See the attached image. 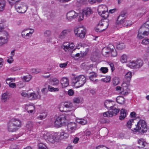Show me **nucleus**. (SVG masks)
<instances>
[{"instance_id": "obj_13", "label": "nucleus", "mask_w": 149, "mask_h": 149, "mask_svg": "<svg viewBox=\"0 0 149 149\" xmlns=\"http://www.w3.org/2000/svg\"><path fill=\"white\" fill-rule=\"evenodd\" d=\"M78 16V14L74 11L72 10L67 14V19L68 21H71L75 18Z\"/></svg>"}, {"instance_id": "obj_18", "label": "nucleus", "mask_w": 149, "mask_h": 149, "mask_svg": "<svg viewBox=\"0 0 149 149\" xmlns=\"http://www.w3.org/2000/svg\"><path fill=\"white\" fill-rule=\"evenodd\" d=\"M61 83L63 87H66L68 86L69 84V82L68 79L66 77H63L61 81Z\"/></svg>"}, {"instance_id": "obj_30", "label": "nucleus", "mask_w": 149, "mask_h": 149, "mask_svg": "<svg viewBox=\"0 0 149 149\" xmlns=\"http://www.w3.org/2000/svg\"><path fill=\"white\" fill-rule=\"evenodd\" d=\"M136 68H140L142 65L143 63V61L140 59H138L136 61Z\"/></svg>"}, {"instance_id": "obj_5", "label": "nucleus", "mask_w": 149, "mask_h": 149, "mask_svg": "<svg viewBox=\"0 0 149 149\" xmlns=\"http://www.w3.org/2000/svg\"><path fill=\"white\" fill-rule=\"evenodd\" d=\"M148 26H147L145 23L139 29L137 35V37L139 39H142L143 36L148 35L149 32V29L148 28Z\"/></svg>"}, {"instance_id": "obj_50", "label": "nucleus", "mask_w": 149, "mask_h": 149, "mask_svg": "<svg viewBox=\"0 0 149 149\" xmlns=\"http://www.w3.org/2000/svg\"><path fill=\"white\" fill-rule=\"evenodd\" d=\"M25 108L26 109V110H28L31 109H35V107L33 105H29L27 104L26 105Z\"/></svg>"}, {"instance_id": "obj_40", "label": "nucleus", "mask_w": 149, "mask_h": 149, "mask_svg": "<svg viewBox=\"0 0 149 149\" xmlns=\"http://www.w3.org/2000/svg\"><path fill=\"white\" fill-rule=\"evenodd\" d=\"M48 88L49 91L51 92L58 91L59 90V89L58 88H54V87L50 85H49L48 86Z\"/></svg>"}, {"instance_id": "obj_48", "label": "nucleus", "mask_w": 149, "mask_h": 149, "mask_svg": "<svg viewBox=\"0 0 149 149\" xmlns=\"http://www.w3.org/2000/svg\"><path fill=\"white\" fill-rule=\"evenodd\" d=\"M142 43L143 44L147 45L149 44V39L147 38H145L142 42Z\"/></svg>"}, {"instance_id": "obj_43", "label": "nucleus", "mask_w": 149, "mask_h": 149, "mask_svg": "<svg viewBox=\"0 0 149 149\" xmlns=\"http://www.w3.org/2000/svg\"><path fill=\"white\" fill-rule=\"evenodd\" d=\"M113 82L114 85H117L119 83V79L118 78L115 77L113 79Z\"/></svg>"}, {"instance_id": "obj_36", "label": "nucleus", "mask_w": 149, "mask_h": 149, "mask_svg": "<svg viewBox=\"0 0 149 149\" xmlns=\"http://www.w3.org/2000/svg\"><path fill=\"white\" fill-rule=\"evenodd\" d=\"M136 12L140 13L141 15H143L145 13L146 10L143 7H140L137 9Z\"/></svg>"}, {"instance_id": "obj_14", "label": "nucleus", "mask_w": 149, "mask_h": 149, "mask_svg": "<svg viewBox=\"0 0 149 149\" xmlns=\"http://www.w3.org/2000/svg\"><path fill=\"white\" fill-rule=\"evenodd\" d=\"M126 13L125 12H122L121 14L117 18L116 23L118 24H120L123 25V24L124 23L125 21L124 20L126 18Z\"/></svg>"}, {"instance_id": "obj_29", "label": "nucleus", "mask_w": 149, "mask_h": 149, "mask_svg": "<svg viewBox=\"0 0 149 149\" xmlns=\"http://www.w3.org/2000/svg\"><path fill=\"white\" fill-rule=\"evenodd\" d=\"M136 61H133L127 64V65L131 68H136Z\"/></svg>"}, {"instance_id": "obj_33", "label": "nucleus", "mask_w": 149, "mask_h": 149, "mask_svg": "<svg viewBox=\"0 0 149 149\" xmlns=\"http://www.w3.org/2000/svg\"><path fill=\"white\" fill-rule=\"evenodd\" d=\"M8 42L7 38L2 36L0 37V46Z\"/></svg>"}, {"instance_id": "obj_21", "label": "nucleus", "mask_w": 149, "mask_h": 149, "mask_svg": "<svg viewBox=\"0 0 149 149\" xmlns=\"http://www.w3.org/2000/svg\"><path fill=\"white\" fill-rule=\"evenodd\" d=\"M76 122L82 125H85L87 123V120L86 118H76Z\"/></svg>"}, {"instance_id": "obj_46", "label": "nucleus", "mask_w": 149, "mask_h": 149, "mask_svg": "<svg viewBox=\"0 0 149 149\" xmlns=\"http://www.w3.org/2000/svg\"><path fill=\"white\" fill-rule=\"evenodd\" d=\"M111 56L113 57H115L117 55L116 50L114 48H113V50H111Z\"/></svg>"}, {"instance_id": "obj_7", "label": "nucleus", "mask_w": 149, "mask_h": 149, "mask_svg": "<svg viewBox=\"0 0 149 149\" xmlns=\"http://www.w3.org/2000/svg\"><path fill=\"white\" fill-rule=\"evenodd\" d=\"M111 107V109L109 110H111V111H108L104 112L103 113V116L104 117H112L113 116L117 115L120 111L119 109L116 108L114 106Z\"/></svg>"}, {"instance_id": "obj_3", "label": "nucleus", "mask_w": 149, "mask_h": 149, "mask_svg": "<svg viewBox=\"0 0 149 149\" xmlns=\"http://www.w3.org/2000/svg\"><path fill=\"white\" fill-rule=\"evenodd\" d=\"M86 78L84 75H80L74 77L72 79V82L74 85L77 88H79L83 85L86 82Z\"/></svg>"}, {"instance_id": "obj_55", "label": "nucleus", "mask_w": 149, "mask_h": 149, "mask_svg": "<svg viewBox=\"0 0 149 149\" xmlns=\"http://www.w3.org/2000/svg\"><path fill=\"white\" fill-rule=\"evenodd\" d=\"M132 24V22L130 20H127L126 22L125 21L124 23V25L126 26H128Z\"/></svg>"}, {"instance_id": "obj_56", "label": "nucleus", "mask_w": 149, "mask_h": 149, "mask_svg": "<svg viewBox=\"0 0 149 149\" xmlns=\"http://www.w3.org/2000/svg\"><path fill=\"white\" fill-rule=\"evenodd\" d=\"M51 82H56V83H59V81L56 78H52L50 79Z\"/></svg>"}, {"instance_id": "obj_44", "label": "nucleus", "mask_w": 149, "mask_h": 149, "mask_svg": "<svg viewBox=\"0 0 149 149\" xmlns=\"http://www.w3.org/2000/svg\"><path fill=\"white\" fill-rule=\"evenodd\" d=\"M26 127L28 129L31 130L33 127V124L31 122H28L26 125Z\"/></svg>"}, {"instance_id": "obj_23", "label": "nucleus", "mask_w": 149, "mask_h": 149, "mask_svg": "<svg viewBox=\"0 0 149 149\" xmlns=\"http://www.w3.org/2000/svg\"><path fill=\"white\" fill-rule=\"evenodd\" d=\"M120 115L119 118L120 120H122L127 115L126 110L123 109H122L120 111Z\"/></svg>"}, {"instance_id": "obj_28", "label": "nucleus", "mask_w": 149, "mask_h": 149, "mask_svg": "<svg viewBox=\"0 0 149 149\" xmlns=\"http://www.w3.org/2000/svg\"><path fill=\"white\" fill-rule=\"evenodd\" d=\"M91 74L89 77L90 79L94 82L96 83L97 81V79H94L95 78L97 77V76L96 74L93 72H92Z\"/></svg>"}, {"instance_id": "obj_27", "label": "nucleus", "mask_w": 149, "mask_h": 149, "mask_svg": "<svg viewBox=\"0 0 149 149\" xmlns=\"http://www.w3.org/2000/svg\"><path fill=\"white\" fill-rule=\"evenodd\" d=\"M103 7H104L105 8H106L107 10H105L102 11V13L103 14V15H102V18H104L103 20L104 19H106L109 16V13L107 12L108 9H107V8L106 6H104Z\"/></svg>"}, {"instance_id": "obj_37", "label": "nucleus", "mask_w": 149, "mask_h": 149, "mask_svg": "<svg viewBox=\"0 0 149 149\" xmlns=\"http://www.w3.org/2000/svg\"><path fill=\"white\" fill-rule=\"evenodd\" d=\"M117 48L119 50L124 49L125 47V45L123 43H119L116 46Z\"/></svg>"}, {"instance_id": "obj_39", "label": "nucleus", "mask_w": 149, "mask_h": 149, "mask_svg": "<svg viewBox=\"0 0 149 149\" xmlns=\"http://www.w3.org/2000/svg\"><path fill=\"white\" fill-rule=\"evenodd\" d=\"M31 75L28 74L26 76H24L22 79L25 81L28 82L31 79Z\"/></svg>"}, {"instance_id": "obj_12", "label": "nucleus", "mask_w": 149, "mask_h": 149, "mask_svg": "<svg viewBox=\"0 0 149 149\" xmlns=\"http://www.w3.org/2000/svg\"><path fill=\"white\" fill-rule=\"evenodd\" d=\"M77 124L74 122H70L68 123L67 125V129L68 133L71 134L74 132L77 129Z\"/></svg>"}, {"instance_id": "obj_51", "label": "nucleus", "mask_w": 149, "mask_h": 149, "mask_svg": "<svg viewBox=\"0 0 149 149\" xmlns=\"http://www.w3.org/2000/svg\"><path fill=\"white\" fill-rule=\"evenodd\" d=\"M62 48L66 52H68L70 51L69 45H62Z\"/></svg>"}, {"instance_id": "obj_31", "label": "nucleus", "mask_w": 149, "mask_h": 149, "mask_svg": "<svg viewBox=\"0 0 149 149\" xmlns=\"http://www.w3.org/2000/svg\"><path fill=\"white\" fill-rule=\"evenodd\" d=\"M132 77V73L130 72H128L125 75V78L127 81H130Z\"/></svg>"}, {"instance_id": "obj_17", "label": "nucleus", "mask_w": 149, "mask_h": 149, "mask_svg": "<svg viewBox=\"0 0 149 149\" xmlns=\"http://www.w3.org/2000/svg\"><path fill=\"white\" fill-rule=\"evenodd\" d=\"M93 13L91 9L90 8H84L82 11L83 14L86 15V17H88Z\"/></svg>"}, {"instance_id": "obj_24", "label": "nucleus", "mask_w": 149, "mask_h": 149, "mask_svg": "<svg viewBox=\"0 0 149 149\" xmlns=\"http://www.w3.org/2000/svg\"><path fill=\"white\" fill-rule=\"evenodd\" d=\"M116 102L119 104H123L125 103V99L122 96H119L116 99Z\"/></svg>"}, {"instance_id": "obj_49", "label": "nucleus", "mask_w": 149, "mask_h": 149, "mask_svg": "<svg viewBox=\"0 0 149 149\" xmlns=\"http://www.w3.org/2000/svg\"><path fill=\"white\" fill-rule=\"evenodd\" d=\"M61 136L62 139H66L68 136V135L67 133L62 132L61 134Z\"/></svg>"}, {"instance_id": "obj_60", "label": "nucleus", "mask_w": 149, "mask_h": 149, "mask_svg": "<svg viewBox=\"0 0 149 149\" xmlns=\"http://www.w3.org/2000/svg\"><path fill=\"white\" fill-rule=\"evenodd\" d=\"M13 61L12 56H10L9 58L7 60V61L9 63H12Z\"/></svg>"}, {"instance_id": "obj_22", "label": "nucleus", "mask_w": 149, "mask_h": 149, "mask_svg": "<svg viewBox=\"0 0 149 149\" xmlns=\"http://www.w3.org/2000/svg\"><path fill=\"white\" fill-rule=\"evenodd\" d=\"M68 31L67 30H63L58 36V38L61 39H63L65 38L68 35Z\"/></svg>"}, {"instance_id": "obj_58", "label": "nucleus", "mask_w": 149, "mask_h": 149, "mask_svg": "<svg viewBox=\"0 0 149 149\" xmlns=\"http://www.w3.org/2000/svg\"><path fill=\"white\" fill-rule=\"evenodd\" d=\"M73 101L75 103H79L80 102V100L78 97H74L73 99Z\"/></svg>"}, {"instance_id": "obj_26", "label": "nucleus", "mask_w": 149, "mask_h": 149, "mask_svg": "<svg viewBox=\"0 0 149 149\" xmlns=\"http://www.w3.org/2000/svg\"><path fill=\"white\" fill-rule=\"evenodd\" d=\"M1 101L2 102H6L9 99V96L8 93H5L3 94L1 96Z\"/></svg>"}, {"instance_id": "obj_34", "label": "nucleus", "mask_w": 149, "mask_h": 149, "mask_svg": "<svg viewBox=\"0 0 149 149\" xmlns=\"http://www.w3.org/2000/svg\"><path fill=\"white\" fill-rule=\"evenodd\" d=\"M128 56L125 54H123L121 57L120 60L122 63H126L127 59Z\"/></svg>"}, {"instance_id": "obj_8", "label": "nucleus", "mask_w": 149, "mask_h": 149, "mask_svg": "<svg viewBox=\"0 0 149 149\" xmlns=\"http://www.w3.org/2000/svg\"><path fill=\"white\" fill-rule=\"evenodd\" d=\"M15 8L17 11L19 13H24L28 8V6L23 3H19L15 4Z\"/></svg>"}, {"instance_id": "obj_59", "label": "nucleus", "mask_w": 149, "mask_h": 149, "mask_svg": "<svg viewBox=\"0 0 149 149\" xmlns=\"http://www.w3.org/2000/svg\"><path fill=\"white\" fill-rule=\"evenodd\" d=\"M96 149H109L104 146H99L96 147Z\"/></svg>"}, {"instance_id": "obj_4", "label": "nucleus", "mask_w": 149, "mask_h": 149, "mask_svg": "<svg viewBox=\"0 0 149 149\" xmlns=\"http://www.w3.org/2000/svg\"><path fill=\"white\" fill-rule=\"evenodd\" d=\"M71 116V114H68L65 116L61 115L58 116L54 122L55 125L58 127H61L63 124L65 123V120H70Z\"/></svg>"}, {"instance_id": "obj_41", "label": "nucleus", "mask_w": 149, "mask_h": 149, "mask_svg": "<svg viewBox=\"0 0 149 149\" xmlns=\"http://www.w3.org/2000/svg\"><path fill=\"white\" fill-rule=\"evenodd\" d=\"M47 115V113H41L37 117V118L38 119L42 120L45 118Z\"/></svg>"}, {"instance_id": "obj_10", "label": "nucleus", "mask_w": 149, "mask_h": 149, "mask_svg": "<svg viewBox=\"0 0 149 149\" xmlns=\"http://www.w3.org/2000/svg\"><path fill=\"white\" fill-rule=\"evenodd\" d=\"M103 21V19L102 18L97 24V27L95 29L96 32H102L108 27L109 24V21H108V22H107V25L105 26H104L103 28H102V26L105 24L104 23H102V22Z\"/></svg>"}, {"instance_id": "obj_16", "label": "nucleus", "mask_w": 149, "mask_h": 149, "mask_svg": "<svg viewBox=\"0 0 149 149\" xmlns=\"http://www.w3.org/2000/svg\"><path fill=\"white\" fill-rule=\"evenodd\" d=\"M138 143L139 146H138L139 149H146L147 145V143L143 139H140L138 140Z\"/></svg>"}, {"instance_id": "obj_20", "label": "nucleus", "mask_w": 149, "mask_h": 149, "mask_svg": "<svg viewBox=\"0 0 149 149\" xmlns=\"http://www.w3.org/2000/svg\"><path fill=\"white\" fill-rule=\"evenodd\" d=\"M113 102L112 100H107L105 101L104 103V107L108 109H110L111 107H113V104L112 103Z\"/></svg>"}, {"instance_id": "obj_19", "label": "nucleus", "mask_w": 149, "mask_h": 149, "mask_svg": "<svg viewBox=\"0 0 149 149\" xmlns=\"http://www.w3.org/2000/svg\"><path fill=\"white\" fill-rule=\"evenodd\" d=\"M28 29H26L23 31L22 32V37L25 39H28L31 37L30 33L27 32Z\"/></svg>"}, {"instance_id": "obj_63", "label": "nucleus", "mask_w": 149, "mask_h": 149, "mask_svg": "<svg viewBox=\"0 0 149 149\" xmlns=\"http://www.w3.org/2000/svg\"><path fill=\"white\" fill-rule=\"evenodd\" d=\"M109 65H110V67L111 68V69L112 72H113L114 71L115 69V68L113 64L111 63H109Z\"/></svg>"}, {"instance_id": "obj_61", "label": "nucleus", "mask_w": 149, "mask_h": 149, "mask_svg": "<svg viewBox=\"0 0 149 149\" xmlns=\"http://www.w3.org/2000/svg\"><path fill=\"white\" fill-rule=\"evenodd\" d=\"M68 94L70 96L73 95L74 94V91L72 89H70L69 90Z\"/></svg>"}, {"instance_id": "obj_52", "label": "nucleus", "mask_w": 149, "mask_h": 149, "mask_svg": "<svg viewBox=\"0 0 149 149\" xmlns=\"http://www.w3.org/2000/svg\"><path fill=\"white\" fill-rule=\"evenodd\" d=\"M100 70L103 73H105L108 71V69L106 67H102L100 68Z\"/></svg>"}, {"instance_id": "obj_57", "label": "nucleus", "mask_w": 149, "mask_h": 149, "mask_svg": "<svg viewBox=\"0 0 149 149\" xmlns=\"http://www.w3.org/2000/svg\"><path fill=\"white\" fill-rule=\"evenodd\" d=\"M15 78H7L6 80V83H7V81H8V82L10 81V83H11L12 82H13V81H15Z\"/></svg>"}, {"instance_id": "obj_6", "label": "nucleus", "mask_w": 149, "mask_h": 149, "mask_svg": "<svg viewBox=\"0 0 149 149\" xmlns=\"http://www.w3.org/2000/svg\"><path fill=\"white\" fill-rule=\"evenodd\" d=\"M74 31L77 36L83 38L85 37L86 31L83 26H81L75 28Z\"/></svg>"}, {"instance_id": "obj_62", "label": "nucleus", "mask_w": 149, "mask_h": 149, "mask_svg": "<svg viewBox=\"0 0 149 149\" xmlns=\"http://www.w3.org/2000/svg\"><path fill=\"white\" fill-rule=\"evenodd\" d=\"M41 91L43 94L45 95L48 92V90L46 88H43L41 90Z\"/></svg>"}, {"instance_id": "obj_35", "label": "nucleus", "mask_w": 149, "mask_h": 149, "mask_svg": "<svg viewBox=\"0 0 149 149\" xmlns=\"http://www.w3.org/2000/svg\"><path fill=\"white\" fill-rule=\"evenodd\" d=\"M63 105L64 107L66 108H71L72 107V104L71 102H65Z\"/></svg>"}, {"instance_id": "obj_45", "label": "nucleus", "mask_w": 149, "mask_h": 149, "mask_svg": "<svg viewBox=\"0 0 149 149\" xmlns=\"http://www.w3.org/2000/svg\"><path fill=\"white\" fill-rule=\"evenodd\" d=\"M111 79V77L110 76H107L105 78L102 79H101L102 81L104 82H109Z\"/></svg>"}, {"instance_id": "obj_38", "label": "nucleus", "mask_w": 149, "mask_h": 149, "mask_svg": "<svg viewBox=\"0 0 149 149\" xmlns=\"http://www.w3.org/2000/svg\"><path fill=\"white\" fill-rule=\"evenodd\" d=\"M134 122L133 119H131L127 123L126 126L129 129L131 128V126L133 125Z\"/></svg>"}, {"instance_id": "obj_53", "label": "nucleus", "mask_w": 149, "mask_h": 149, "mask_svg": "<svg viewBox=\"0 0 149 149\" xmlns=\"http://www.w3.org/2000/svg\"><path fill=\"white\" fill-rule=\"evenodd\" d=\"M64 107L63 106V104H61L59 106V109L60 111L61 112H65L66 110H65Z\"/></svg>"}, {"instance_id": "obj_54", "label": "nucleus", "mask_w": 149, "mask_h": 149, "mask_svg": "<svg viewBox=\"0 0 149 149\" xmlns=\"http://www.w3.org/2000/svg\"><path fill=\"white\" fill-rule=\"evenodd\" d=\"M44 36L46 37H48L51 34V31L49 30H47L44 33Z\"/></svg>"}, {"instance_id": "obj_1", "label": "nucleus", "mask_w": 149, "mask_h": 149, "mask_svg": "<svg viewBox=\"0 0 149 149\" xmlns=\"http://www.w3.org/2000/svg\"><path fill=\"white\" fill-rule=\"evenodd\" d=\"M21 122L19 120L13 118L9 121L8 124V130L9 132H14L21 127Z\"/></svg>"}, {"instance_id": "obj_11", "label": "nucleus", "mask_w": 149, "mask_h": 149, "mask_svg": "<svg viewBox=\"0 0 149 149\" xmlns=\"http://www.w3.org/2000/svg\"><path fill=\"white\" fill-rule=\"evenodd\" d=\"M113 48H114V46L111 44H109L108 47H104L102 51V55L106 57L109 56L111 50H113Z\"/></svg>"}, {"instance_id": "obj_42", "label": "nucleus", "mask_w": 149, "mask_h": 149, "mask_svg": "<svg viewBox=\"0 0 149 149\" xmlns=\"http://www.w3.org/2000/svg\"><path fill=\"white\" fill-rule=\"evenodd\" d=\"M39 149H48L45 145L42 143H40L38 144Z\"/></svg>"}, {"instance_id": "obj_25", "label": "nucleus", "mask_w": 149, "mask_h": 149, "mask_svg": "<svg viewBox=\"0 0 149 149\" xmlns=\"http://www.w3.org/2000/svg\"><path fill=\"white\" fill-rule=\"evenodd\" d=\"M6 3L4 0H0V12L3 11L5 8Z\"/></svg>"}, {"instance_id": "obj_64", "label": "nucleus", "mask_w": 149, "mask_h": 149, "mask_svg": "<svg viewBox=\"0 0 149 149\" xmlns=\"http://www.w3.org/2000/svg\"><path fill=\"white\" fill-rule=\"evenodd\" d=\"M90 93L92 95H94L96 93V91L94 89H91L89 90Z\"/></svg>"}, {"instance_id": "obj_47", "label": "nucleus", "mask_w": 149, "mask_h": 149, "mask_svg": "<svg viewBox=\"0 0 149 149\" xmlns=\"http://www.w3.org/2000/svg\"><path fill=\"white\" fill-rule=\"evenodd\" d=\"M7 84L9 85L10 87L13 88H16V84L15 83H11L10 81H7Z\"/></svg>"}, {"instance_id": "obj_2", "label": "nucleus", "mask_w": 149, "mask_h": 149, "mask_svg": "<svg viewBox=\"0 0 149 149\" xmlns=\"http://www.w3.org/2000/svg\"><path fill=\"white\" fill-rule=\"evenodd\" d=\"M132 130L134 132H146L147 131L148 128L146 121L142 120H140L136 125V127L132 129Z\"/></svg>"}, {"instance_id": "obj_32", "label": "nucleus", "mask_w": 149, "mask_h": 149, "mask_svg": "<svg viewBox=\"0 0 149 149\" xmlns=\"http://www.w3.org/2000/svg\"><path fill=\"white\" fill-rule=\"evenodd\" d=\"M130 81H127V82H124L122 84V89L123 90H126L130 85Z\"/></svg>"}, {"instance_id": "obj_9", "label": "nucleus", "mask_w": 149, "mask_h": 149, "mask_svg": "<svg viewBox=\"0 0 149 149\" xmlns=\"http://www.w3.org/2000/svg\"><path fill=\"white\" fill-rule=\"evenodd\" d=\"M43 138L47 141L49 143H54L56 140V137L49 133L45 132L42 136Z\"/></svg>"}, {"instance_id": "obj_15", "label": "nucleus", "mask_w": 149, "mask_h": 149, "mask_svg": "<svg viewBox=\"0 0 149 149\" xmlns=\"http://www.w3.org/2000/svg\"><path fill=\"white\" fill-rule=\"evenodd\" d=\"M41 95L40 93L37 91L36 93H32L28 95V98L31 100H34L40 99L41 98Z\"/></svg>"}]
</instances>
